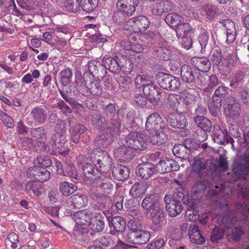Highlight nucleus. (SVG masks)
I'll list each match as a JSON object with an SVG mask.
<instances>
[{
	"instance_id": "obj_5",
	"label": "nucleus",
	"mask_w": 249,
	"mask_h": 249,
	"mask_svg": "<svg viewBox=\"0 0 249 249\" xmlns=\"http://www.w3.org/2000/svg\"><path fill=\"white\" fill-rule=\"evenodd\" d=\"M142 208L147 210V215L150 218H165L166 213L160 207L159 197L156 194L147 195L142 203Z\"/></svg>"
},
{
	"instance_id": "obj_22",
	"label": "nucleus",
	"mask_w": 249,
	"mask_h": 249,
	"mask_svg": "<svg viewBox=\"0 0 249 249\" xmlns=\"http://www.w3.org/2000/svg\"><path fill=\"white\" fill-rule=\"evenodd\" d=\"M174 3L170 0H159L154 3L151 8L152 14L155 16H161L173 10Z\"/></svg>"
},
{
	"instance_id": "obj_39",
	"label": "nucleus",
	"mask_w": 249,
	"mask_h": 249,
	"mask_svg": "<svg viewBox=\"0 0 249 249\" xmlns=\"http://www.w3.org/2000/svg\"><path fill=\"white\" fill-rule=\"evenodd\" d=\"M194 121L196 124L204 132L207 138L206 133L210 132L212 129L211 121L204 116H196L194 117Z\"/></svg>"
},
{
	"instance_id": "obj_31",
	"label": "nucleus",
	"mask_w": 249,
	"mask_h": 249,
	"mask_svg": "<svg viewBox=\"0 0 249 249\" xmlns=\"http://www.w3.org/2000/svg\"><path fill=\"white\" fill-rule=\"evenodd\" d=\"M91 123L93 126L100 131H104L108 125L107 118L99 113H94L91 116Z\"/></svg>"
},
{
	"instance_id": "obj_37",
	"label": "nucleus",
	"mask_w": 249,
	"mask_h": 249,
	"mask_svg": "<svg viewBox=\"0 0 249 249\" xmlns=\"http://www.w3.org/2000/svg\"><path fill=\"white\" fill-rule=\"evenodd\" d=\"M229 89L224 86H219L215 90L213 96L212 100L214 101V105L218 107L222 106V101L228 94Z\"/></svg>"
},
{
	"instance_id": "obj_44",
	"label": "nucleus",
	"mask_w": 249,
	"mask_h": 249,
	"mask_svg": "<svg viewBox=\"0 0 249 249\" xmlns=\"http://www.w3.org/2000/svg\"><path fill=\"white\" fill-rule=\"evenodd\" d=\"M166 203V213H168L169 216L175 217L180 213L183 210L182 204H176L170 201H164Z\"/></svg>"
},
{
	"instance_id": "obj_41",
	"label": "nucleus",
	"mask_w": 249,
	"mask_h": 249,
	"mask_svg": "<svg viewBox=\"0 0 249 249\" xmlns=\"http://www.w3.org/2000/svg\"><path fill=\"white\" fill-rule=\"evenodd\" d=\"M207 165L208 163L205 159L198 158L195 159L192 164V170L200 177H201L205 173Z\"/></svg>"
},
{
	"instance_id": "obj_33",
	"label": "nucleus",
	"mask_w": 249,
	"mask_h": 249,
	"mask_svg": "<svg viewBox=\"0 0 249 249\" xmlns=\"http://www.w3.org/2000/svg\"><path fill=\"white\" fill-rule=\"evenodd\" d=\"M155 55L162 61H168L172 58V53L169 47L163 44H159L154 48Z\"/></svg>"
},
{
	"instance_id": "obj_63",
	"label": "nucleus",
	"mask_w": 249,
	"mask_h": 249,
	"mask_svg": "<svg viewBox=\"0 0 249 249\" xmlns=\"http://www.w3.org/2000/svg\"><path fill=\"white\" fill-rule=\"evenodd\" d=\"M65 7L69 11L75 13L81 8V0H66Z\"/></svg>"
},
{
	"instance_id": "obj_45",
	"label": "nucleus",
	"mask_w": 249,
	"mask_h": 249,
	"mask_svg": "<svg viewBox=\"0 0 249 249\" xmlns=\"http://www.w3.org/2000/svg\"><path fill=\"white\" fill-rule=\"evenodd\" d=\"M200 30L197 40L201 46L200 52L202 53H204L209 40V33L207 29L202 27H201Z\"/></svg>"
},
{
	"instance_id": "obj_43",
	"label": "nucleus",
	"mask_w": 249,
	"mask_h": 249,
	"mask_svg": "<svg viewBox=\"0 0 249 249\" xmlns=\"http://www.w3.org/2000/svg\"><path fill=\"white\" fill-rule=\"evenodd\" d=\"M245 77L244 71L241 70L237 71L231 78L230 86L234 89L242 87L244 84Z\"/></svg>"
},
{
	"instance_id": "obj_15",
	"label": "nucleus",
	"mask_w": 249,
	"mask_h": 249,
	"mask_svg": "<svg viewBox=\"0 0 249 249\" xmlns=\"http://www.w3.org/2000/svg\"><path fill=\"white\" fill-rule=\"evenodd\" d=\"M156 167L157 173L163 174L171 171H178L180 166L178 162L175 160L167 157H161L160 158Z\"/></svg>"
},
{
	"instance_id": "obj_9",
	"label": "nucleus",
	"mask_w": 249,
	"mask_h": 249,
	"mask_svg": "<svg viewBox=\"0 0 249 249\" xmlns=\"http://www.w3.org/2000/svg\"><path fill=\"white\" fill-rule=\"evenodd\" d=\"M156 79L160 86L164 89L175 91L179 89L180 81L178 77L162 72L156 75Z\"/></svg>"
},
{
	"instance_id": "obj_21",
	"label": "nucleus",
	"mask_w": 249,
	"mask_h": 249,
	"mask_svg": "<svg viewBox=\"0 0 249 249\" xmlns=\"http://www.w3.org/2000/svg\"><path fill=\"white\" fill-rule=\"evenodd\" d=\"M167 125L176 129H183L187 124L185 116L180 113H171L165 116Z\"/></svg>"
},
{
	"instance_id": "obj_64",
	"label": "nucleus",
	"mask_w": 249,
	"mask_h": 249,
	"mask_svg": "<svg viewBox=\"0 0 249 249\" xmlns=\"http://www.w3.org/2000/svg\"><path fill=\"white\" fill-rule=\"evenodd\" d=\"M0 119L6 127L9 128H13L14 127V121L12 117L2 110L0 111Z\"/></svg>"
},
{
	"instance_id": "obj_13",
	"label": "nucleus",
	"mask_w": 249,
	"mask_h": 249,
	"mask_svg": "<svg viewBox=\"0 0 249 249\" xmlns=\"http://www.w3.org/2000/svg\"><path fill=\"white\" fill-rule=\"evenodd\" d=\"M26 175L31 180L38 182L46 181L50 178V172L46 168L36 165L28 168Z\"/></svg>"
},
{
	"instance_id": "obj_27",
	"label": "nucleus",
	"mask_w": 249,
	"mask_h": 249,
	"mask_svg": "<svg viewBox=\"0 0 249 249\" xmlns=\"http://www.w3.org/2000/svg\"><path fill=\"white\" fill-rule=\"evenodd\" d=\"M189 142L185 140L183 143L176 144L172 150L173 154L178 158L184 160L189 158L191 155L190 149L188 147Z\"/></svg>"
},
{
	"instance_id": "obj_20",
	"label": "nucleus",
	"mask_w": 249,
	"mask_h": 249,
	"mask_svg": "<svg viewBox=\"0 0 249 249\" xmlns=\"http://www.w3.org/2000/svg\"><path fill=\"white\" fill-rule=\"evenodd\" d=\"M66 138V135L60 132L53 135L51 138L53 148L63 156H66L69 152L68 147L65 146L67 141Z\"/></svg>"
},
{
	"instance_id": "obj_3",
	"label": "nucleus",
	"mask_w": 249,
	"mask_h": 249,
	"mask_svg": "<svg viewBox=\"0 0 249 249\" xmlns=\"http://www.w3.org/2000/svg\"><path fill=\"white\" fill-rule=\"evenodd\" d=\"M214 204V213L219 215L220 218H237L236 216H240L239 214L244 216V218H248L249 216V206L238 205L237 214L235 215L234 213L231 211L225 199L219 198L216 200Z\"/></svg>"
},
{
	"instance_id": "obj_2",
	"label": "nucleus",
	"mask_w": 249,
	"mask_h": 249,
	"mask_svg": "<svg viewBox=\"0 0 249 249\" xmlns=\"http://www.w3.org/2000/svg\"><path fill=\"white\" fill-rule=\"evenodd\" d=\"M139 3L140 0H118L117 10L114 11L112 16V22L117 25L123 24L126 17L133 15Z\"/></svg>"
},
{
	"instance_id": "obj_51",
	"label": "nucleus",
	"mask_w": 249,
	"mask_h": 249,
	"mask_svg": "<svg viewBox=\"0 0 249 249\" xmlns=\"http://www.w3.org/2000/svg\"><path fill=\"white\" fill-rule=\"evenodd\" d=\"M229 221H232L233 226L227 231V235H231L232 238L234 240H239L241 235L243 233V230L240 227H237L236 224L238 222L237 219L231 220H229Z\"/></svg>"
},
{
	"instance_id": "obj_6",
	"label": "nucleus",
	"mask_w": 249,
	"mask_h": 249,
	"mask_svg": "<svg viewBox=\"0 0 249 249\" xmlns=\"http://www.w3.org/2000/svg\"><path fill=\"white\" fill-rule=\"evenodd\" d=\"M145 135L141 132L133 131L126 137L120 139L121 143L125 144L132 151L142 152L147 148V143L145 139Z\"/></svg>"
},
{
	"instance_id": "obj_47",
	"label": "nucleus",
	"mask_w": 249,
	"mask_h": 249,
	"mask_svg": "<svg viewBox=\"0 0 249 249\" xmlns=\"http://www.w3.org/2000/svg\"><path fill=\"white\" fill-rule=\"evenodd\" d=\"M166 131H161L156 134H152L153 137L150 139V142L153 145H161L167 141L168 135L166 134Z\"/></svg>"
},
{
	"instance_id": "obj_25",
	"label": "nucleus",
	"mask_w": 249,
	"mask_h": 249,
	"mask_svg": "<svg viewBox=\"0 0 249 249\" xmlns=\"http://www.w3.org/2000/svg\"><path fill=\"white\" fill-rule=\"evenodd\" d=\"M120 54L116 55L115 57L111 56L104 57L103 58V65L105 67L106 71L108 70L113 73H117L120 71L121 67L120 65Z\"/></svg>"
},
{
	"instance_id": "obj_58",
	"label": "nucleus",
	"mask_w": 249,
	"mask_h": 249,
	"mask_svg": "<svg viewBox=\"0 0 249 249\" xmlns=\"http://www.w3.org/2000/svg\"><path fill=\"white\" fill-rule=\"evenodd\" d=\"M98 0H81L82 9L88 13L94 11L98 5Z\"/></svg>"
},
{
	"instance_id": "obj_54",
	"label": "nucleus",
	"mask_w": 249,
	"mask_h": 249,
	"mask_svg": "<svg viewBox=\"0 0 249 249\" xmlns=\"http://www.w3.org/2000/svg\"><path fill=\"white\" fill-rule=\"evenodd\" d=\"M117 82L123 91H126L132 86V79L128 75L120 76L117 78Z\"/></svg>"
},
{
	"instance_id": "obj_12",
	"label": "nucleus",
	"mask_w": 249,
	"mask_h": 249,
	"mask_svg": "<svg viewBox=\"0 0 249 249\" xmlns=\"http://www.w3.org/2000/svg\"><path fill=\"white\" fill-rule=\"evenodd\" d=\"M89 129L82 124H76L70 129L71 140L74 143L78 144L80 142L84 143H88L90 137L88 134Z\"/></svg>"
},
{
	"instance_id": "obj_29",
	"label": "nucleus",
	"mask_w": 249,
	"mask_h": 249,
	"mask_svg": "<svg viewBox=\"0 0 249 249\" xmlns=\"http://www.w3.org/2000/svg\"><path fill=\"white\" fill-rule=\"evenodd\" d=\"M31 118L36 123L39 124H44L47 119L48 111L41 106H37L33 108L30 114Z\"/></svg>"
},
{
	"instance_id": "obj_56",
	"label": "nucleus",
	"mask_w": 249,
	"mask_h": 249,
	"mask_svg": "<svg viewBox=\"0 0 249 249\" xmlns=\"http://www.w3.org/2000/svg\"><path fill=\"white\" fill-rule=\"evenodd\" d=\"M109 226L112 225L114 230L117 232L124 231L126 227L125 219H107Z\"/></svg>"
},
{
	"instance_id": "obj_7",
	"label": "nucleus",
	"mask_w": 249,
	"mask_h": 249,
	"mask_svg": "<svg viewBox=\"0 0 249 249\" xmlns=\"http://www.w3.org/2000/svg\"><path fill=\"white\" fill-rule=\"evenodd\" d=\"M145 130L150 134H156L161 131L169 130V126L158 113H153L147 117L145 126Z\"/></svg>"
},
{
	"instance_id": "obj_57",
	"label": "nucleus",
	"mask_w": 249,
	"mask_h": 249,
	"mask_svg": "<svg viewBox=\"0 0 249 249\" xmlns=\"http://www.w3.org/2000/svg\"><path fill=\"white\" fill-rule=\"evenodd\" d=\"M116 241V237L115 236L106 234L101 236L97 241L94 242L96 244L98 242L104 247H110L114 246Z\"/></svg>"
},
{
	"instance_id": "obj_42",
	"label": "nucleus",
	"mask_w": 249,
	"mask_h": 249,
	"mask_svg": "<svg viewBox=\"0 0 249 249\" xmlns=\"http://www.w3.org/2000/svg\"><path fill=\"white\" fill-rule=\"evenodd\" d=\"M77 190L76 186L68 181H62L59 184V190L62 195L65 197L71 196Z\"/></svg>"
},
{
	"instance_id": "obj_55",
	"label": "nucleus",
	"mask_w": 249,
	"mask_h": 249,
	"mask_svg": "<svg viewBox=\"0 0 249 249\" xmlns=\"http://www.w3.org/2000/svg\"><path fill=\"white\" fill-rule=\"evenodd\" d=\"M103 110L106 117L109 119L115 118L116 115L118 117L119 110L117 109L114 104L109 103L103 107Z\"/></svg>"
},
{
	"instance_id": "obj_16",
	"label": "nucleus",
	"mask_w": 249,
	"mask_h": 249,
	"mask_svg": "<svg viewBox=\"0 0 249 249\" xmlns=\"http://www.w3.org/2000/svg\"><path fill=\"white\" fill-rule=\"evenodd\" d=\"M137 176L146 180L157 173L156 165L150 161L143 162L139 164L135 170Z\"/></svg>"
},
{
	"instance_id": "obj_61",
	"label": "nucleus",
	"mask_w": 249,
	"mask_h": 249,
	"mask_svg": "<svg viewBox=\"0 0 249 249\" xmlns=\"http://www.w3.org/2000/svg\"><path fill=\"white\" fill-rule=\"evenodd\" d=\"M193 28L191 26L187 23H181L176 28L177 36L178 39L179 37L187 36L186 35L190 33Z\"/></svg>"
},
{
	"instance_id": "obj_36",
	"label": "nucleus",
	"mask_w": 249,
	"mask_h": 249,
	"mask_svg": "<svg viewBox=\"0 0 249 249\" xmlns=\"http://www.w3.org/2000/svg\"><path fill=\"white\" fill-rule=\"evenodd\" d=\"M69 201L76 208L80 209L86 207L88 203L87 196L80 193H77L69 198Z\"/></svg>"
},
{
	"instance_id": "obj_19",
	"label": "nucleus",
	"mask_w": 249,
	"mask_h": 249,
	"mask_svg": "<svg viewBox=\"0 0 249 249\" xmlns=\"http://www.w3.org/2000/svg\"><path fill=\"white\" fill-rule=\"evenodd\" d=\"M226 115L230 118L236 119L240 116L241 108L240 104L232 96L226 99Z\"/></svg>"
},
{
	"instance_id": "obj_8",
	"label": "nucleus",
	"mask_w": 249,
	"mask_h": 249,
	"mask_svg": "<svg viewBox=\"0 0 249 249\" xmlns=\"http://www.w3.org/2000/svg\"><path fill=\"white\" fill-rule=\"evenodd\" d=\"M150 24L148 18L144 16H138L129 19L124 25V30L134 33L145 31Z\"/></svg>"
},
{
	"instance_id": "obj_1",
	"label": "nucleus",
	"mask_w": 249,
	"mask_h": 249,
	"mask_svg": "<svg viewBox=\"0 0 249 249\" xmlns=\"http://www.w3.org/2000/svg\"><path fill=\"white\" fill-rule=\"evenodd\" d=\"M73 238L80 244L88 243L95 236L96 233L105 228L104 221L100 219H74Z\"/></svg>"
},
{
	"instance_id": "obj_14",
	"label": "nucleus",
	"mask_w": 249,
	"mask_h": 249,
	"mask_svg": "<svg viewBox=\"0 0 249 249\" xmlns=\"http://www.w3.org/2000/svg\"><path fill=\"white\" fill-rule=\"evenodd\" d=\"M180 74L182 82L190 89L196 87L197 72L189 65L184 64L180 68Z\"/></svg>"
},
{
	"instance_id": "obj_11",
	"label": "nucleus",
	"mask_w": 249,
	"mask_h": 249,
	"mask_svg": "<svg viewBox=\"0 0 249 249\" xmlns=\"http://www.w3.org/2000/svg\"><path fill=\"white\" fill-rule=\"evenodd\" d=\"M216 225L211 234V239L213 242H216L223 238L224 234L227 235V231L233 226L232 221L229 220L234 219H214Z\"/></svg>"
},
{
	"instance_id": "obj_59",
	"label": "nucleus",
	"mask_w": 249,
	"mask_h": 249,
	"mask_svg": "<svg viewBox=\"0 0 249 249\" xmlns=\"http://www.w3.org/2000/svg\"><path fill=\"white\" fill-rule=\"evenodd\" d=\"M144 193L143 185L142 183L136 182L132 186L129 191V194L132 197H140Z\"/></svg>"
},
{
	"instance_id": "obj_18",
	"label": "nucleus",
	"mask_w": 249,
	"mask_h": 249,
	"mask_svg": "<svg viewBox=\"0 0 249 249\" xmlns=\"http://www.w3.org/2000/svg\"><path fill=\"white\" fill-rule=\"evenodd\" d=\"M237 59V55L232 53L229 54L223 61L215 67L218 69V72L222 75L227 76L231 73L232 69L236 65Z\"/></svg>"
},
{
	"instance_id": "obj_34",
	"label": "nucleus",
	"mask_w": 249,
	"mask_h": 249,
	"mask_svg": "<svg viewBox=\"0 0 249 249\" xmlns=\"http://www.w3.org/2000/svg\"><path fill=\"white\" fill-rule=\"evenodd\" d=\"M109 121V125L106 126L105 131L114 139L120 135L121 121L118 118L111 119Z\"/></svg>"
},
{
	"instance_id": "obj_4",
	"label": "nucleus",
	"mask_w": 249,
	"mask_h": 249,
	"mask_svg": "<svg viewBox=\"0 0 249 249\" xmlns=\"http://www.w3.org/2000/svg\"><path fill=\"white\" fill-rule=\"evenodd\" d=\"M89 157L92 164L101 172H107L112 167V159L105 150L94 148L89 154Z\"/></svg>"
},
{
	"instance_id": "obj_40",
	"label": "nucleus",
	"mask_w": 249,
	"mask_h": 249,
	"mask_svg": "<svg viewBox=\"0 0 249 249\" xmlns=\"http://www.w3.org/2000/svg\"><path fill=\"white\" fill-rule=\"evenodd\" d=\"M38 182L33 181L28 182L25 185L24 190L29 194L33 193L36 196H40L43 193V186Z\"/></svg>"
},
{
	"instance_id": "obj_49",
	"label": "nucleus",
	"mask_w": 249,
	"mask_h": 249,
	"mask_svg": "<svg viewBox=\"0 0 249 249\" xmlns=\"http://www.w3.org/2000/svg\"><path fill=\"white\" fill-rule=\"evenodd\" d=\"M60 83L63 87L70 85L71 82L72 72L71 70L68 68L61 71L59 73Z\"/></svg>"
},
{
	"instance_id": "obj_30",
	"label": "nucleus",
	"mask_w": 249,
	"mask_h": 249,
	"mask_svg": "<svg viewBox=\"0 0 249 249\" xmlns=\"http://www.w3.org/2000/svg\"><path fill=\"white\" fill-rule=\"evenodd\" d=\"M130 169L122 164H117L112 168L113 178L118 180L124 181L129 177Z\"/></svg>"
},
{
	"instance_id": "obj_23",
	"label": "nucleus",
	"mask_w": 249,
	"mask_h": 249,
	"mask_svg": "<svg viewBox=\"0 0 249 249\" xmlns=\"http://www.w3.org/2000/svg\"><path fill=\"white\" fill-rule=\"evenodd\" d=\"M88 71L90 74L94 77H104L107 74V71L105 67L103 65V60L102 62L92 60L89 63Z\"/></svg>"
},
{
	"instance_id": "obj_28",
	"label": "nucleus",
	"mask_w": 249,
	"mask_h": 249,
	"mask_svg": "<svg viewBox=\"0 0 249 249\" xmlns=\"http://www.w3.org/2000/svg\"><path fill=\"white\" fill-rule=\"evenodd\" d=\"M142 92L145 96L148 97L149 101L152 104H157V103L160 101V98L156 97L155 95L160 94V89L154 83L143 87Z\"/></svg>"
},
{
	"instance_id": "obj_53",
	"label": "nucleus",
	"mask_w": 249,
	"mask_h": 249,
	"mask_svg": "<svg viewBox=\"0 0 249 249\" xmlns=\"http://www.w3.org/2000/svg\"><path fill=\"white\" fill-rule=\"evenodd\" d=\"M58 90L61 97L66 102L68 103L71 106L74 107L77 109H80V108H84L83 104L78 103L76 100H74L73 98L69 97L68 91L64 90V89H59Z\"/></svg>"
},
{
	"instance_id": "obj_62",
	"label": "nucleus",
	"mask_w": 249,
	"mask_h": 249,
	"mask_svg": "<svg viewBox=\"0 0 249 249\" xmlns=\"http://www.w3.org/2000/svg\"><path fill=\"white\" fill-rule=\"evenodd\" d=\"M63 176H68L75 179H78V172L75 166L71 163H69L66 164L64 168V174H63Z\"/></svg>"
},
{
	"instance_id": "obj_24",
	"label": "nucleus",
	"mask_w": 249,
	"mask_h": 249,
	"mask_svg": "<svg viewBox=\"0 0 249 249\" xmlns=\"http://www.w3.org/2000/svg\"><path fill=\"white\" fill-rule=\"evenodd\" d=\"M191 64L196 70L204 73L210 71L212 65L206 57H194L191 59Z\"/></svg>"
},
{
	"instance_id": "obj_48",
	"label": "nucleus",
	"mask_w": 249,
	"mask_h": 249,
	"mask_svg": "<svg viewBox=\"0 0 249 249\" xmlns=\"http://www.w3.org/2000/svg\"><path fill=\"white\" fill-rule=\"evenodd\" d=\"M210 58L213 67H216L225 59L223 57L221 49L217 47L213 49Z\"/></svg>"
},
{
	"instance_id": "obj_35",
	"label": "nucleus",
	"mask_w": 249,
	"mask_h": 249,
	"mask_svg": "<svg viewBox=\"0 0 249 249\" xmlns=\"http://www.w3.org/2000/svg\"><path fill=\"white\" fill-rule=\"evenodd\" d=\"M188 236L190 241L194 244L200 245L205 242V239L200 233L197 225H194L190 227Z\"/></svg>"
},
{
	"instance_id": "obj_10",
	"label": "nucleus",
	"mask_w": 249,
	"mask_h": 249,
	"mask_svg": "<svg viewBox=\"0 0 249 249\" xmlns=\"http://www.w3.org/2000/svg\"><path fill=\"white\" fill-rule=\"evenodd\" d=\"M78 81H76V85L79 92L85 96L92 95L100 96L103 93V87L100 82L97 80L90 81L89 83L86 82L84 79H80L81 84L85 86L84 88L82 85H78Z\"/></svg>"
},
{
	"instance_id": "obj_26",
	"label": "nucleus",
	"mask_w": 249,
	"mask_h": 249,
	"mask_svg": "<svg viewBox=\"0 0 249 249\" xmlns=\"http://www.w3.org/2000/svg\"><path fill=\"white\" fill-rule=\"evenodd\" d=\"M103 133L96 136L94 138L93 145L96 148H106L114 141V138L107 134L105 130L102 131Z\"/></svg>"
},
{
	"instance_id": "obj_17",
	"label": "nucleus",
	"mask_w": 249,
	"mask_h": 249,
	"mask_svg": "<svg viewBox=\"0 0 249 249\" xmlns=\"http://www.w3.org/2000/svg\"><path fill=\"white\" fill-rule=\"evenodd\" d=\"M233 170L234 173L245 178L249 173V147L245 155L240 156L236 161Z\"/></svg>"
},
{
	"instance_id": "obj_32",
	"label": "nucleus",
	"mask_w": 249,
	"mask_h": 249,
	"mask_svg": "<svg viewBox=\"0 0 249 249\" xmlns=\"http://www.w3.org/2000/svg\"><path fill=\"white\" fill-rule=\"evenodd\" d=\"M86 177L92 180H98L102 176V172L97 167H93L90 163H84L82 168Z\"/></svg>"
},
{
	"instance_id": "obj_46",
	"label": "nucleus",
	"mask_w": 249,
	"mask_h": 249,
	"mask_svg": "<svg viewBox=\"0 0 249 249\" xmlns=\"http://www.w3.org/2000/svg\"><path fill=\"white\" fill-rule=\"evenodd\" d=\"M165 21L170 27L177 28L183 21V18L177 13H171L165 17Z\"/></svg>"
},
{
	"instance_id": "obj_38",
	"label": "nucleus",
	"mask_w": 249,
	"mask_h": 249,
	"mask_svg": "<svg viewBox=\"0 0 249 249\" xmlns=\"http://www.w3.org/2000/svg\"><path fill=\"white\" fill-rule=\"evenodd\" d=\"M42 84L43 87L47 89L50 95H55L56 94V88L58 85L56 77L53 80L51 75L47 74L44 78Z\"/></svg>"
},
{
	"instance_id": "obj_60",
	"label": "nucleus",
	"mask_w": 249,
	"mask_h": 249,
	"mask_svg": "<svg viewBox=\"0 0 249 249\" xmlns=\"http://www.w3.org/2000/svg\"><path fill=\"white\" fill-rule=\"evenodd\" d=\"M29 132L31 137L36 139H45L47 137L45 128L43 126L30 128Z\"/></svg>"
},
{
	"instance_id": "obj_50",
	"label": "nucleus",
	"mask_w": 249,
	"mask_h": 249,
	"mask_svg": "<svg viewBox=\"0 0 249 249\" xmlns=\"http://www.w3.org/2000/svg\"><path fill=\"white\" fill-rule=\"evenodd\" d=\"M120 60L121 71L124 73H130L133 68V65L131 60L127 56L121 54Z\"/></svg>"
},
{
	"instance_id": "obj_52",
	"label": "nucleus",
	"mask_w": 249,
	"mask_h": 249,
	"mask_svg": "<svg viewBox=\"0 0 249 249\" xmlns=\"http://www.w3.org/2000/svg\"><path fill=\"white\" fill-rule=\"evenodd\" d=\"M185 195L179 191L174 192L172 196L166 195L164 197V201H170L178 204H182Z\"/></svg>"
}]
</instances>
